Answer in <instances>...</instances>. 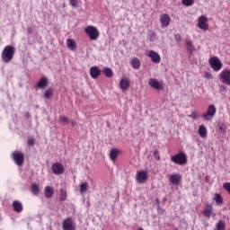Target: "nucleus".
<instances>
[{
    "mask_svg": "<svg viewBox=\"0 0 230 230\" xmlns=\"http://www.w3.org/2000/svg\"><path fill=\"white\" fill-rule=\"evenodd\" d=\"M53 97V90L52 88H49L45 91L43 98H45L46 100H49V98Z\"/></svg>",
    "mask_w": 230,
    "mask_h": 230,
    "instance_id": "nucleus-28",
    "label": "nucleus"
},
{
    "mask_svg": "<svg viewBox=\"0 0 230 230\" xmlns=\"http://www.w3.org/2000/svg\"><path fill=\"white\" fill-rule=\"evenodd\" d=\"M219 79L221 80L222 84H225L226 85H230V71H223L219 75Z\"/></svg>",
    "mask_w": 230,
    "mask_h": 230,
    "instance_id": "nucleus-11",
    "label": "nucleus"
},
{
    "mask_svg": "<svg viewBox=\"0 0 230 230\" xmlns=\"http://www.w3.org/2000/svg\"><path fill=\"white\" fill-rule=\"evenodd\" d=\"M186 48H187V51H189V53H190V55L193 53V51H195V47L193 46V42L190 40H186Z\"/></svg>",
    "mask_w": 230,
    "mask_h": 230,
    "instance_id": "nucleus-25",
    "label": "nucleus"
},
{
    "mask_svg": "<svg viewBox=\"0 0 230 230\" xmlns=\"http://www.w3.org/2000/svg\"><path fill=\"white\" fill-rule=\"evenodd\" d=\"M156 204H159V199H156Z\"/></svg>",
    "mask_w": 230,
    "mask_h": 230,
    "instance_id": "nucleus-46",
    "label": "nucleus"
},
{
    "mask_svg": "<svg viewBox=\"0 0 230 230\" xmlns=\"http://www.w3.org/2000/svg\"><path fill=\"white\" fill-rule=\"evenodd\" d=\"M190 118H192V119H199V118H200V115L199 114V112L194 111L190 115Z\"/></svg>",
    "mask_w": 230,
    "mask_h": 230,
    "instance_id": "nucleus-35",
    "label": "nucleus"
},
{
    "mask_svg": "<svg viewBox=\"0 0 230 230\" xmlns=\"http://www.w3.org/2000/svg\"><path fill=\"white\" fill-rule=\"evenodd\" d=\"M208 62L214 71H220L222 69V62L218 58H211Z\"/></svg>",
    "mask_w": 230,
    "mask_h": 230,
    "instance_id": "nucleus-7",
    "label": "nucleus"
},
{
    "mask_svg": "<svg viewBox=\"0 0 230 230\" xmlns=\"http://www.w3.org/2000/svg\"><path fill=\"white\" fill-rule=\"evenodd\" d=\"M13 208L16 213H22V203L21 201H13Z\"/></svg>",
    "mask_w": 230,
    "mask_h": 230,
    "instance_id": "nucleus-20",
    "label": "nucleus"
},
{
    "mask_svg": "<svg viewBox=\"0 0 230 230\" xmlns=\"http://www.w3.org/2000/svg\"><path fill=\"white\" fill-rule=\"evenodd\" d=\"M28 31H29V33H32L33 29H31V27H29V28H28Z\"/></svg>",
    "mask_w": 230,
    "mask_h": 230,
    "instance_id": "nucleus-45",
    "label": "nucleus"
},
{
    "mask_svg": "<svg viewBox=\"0 0 230 230\" xmlns=\"http://www.w3.org/2000/svg\"><path fill=\"white\" fill-rule=\"evenodd\" d=\"M205 77H207L208 79L212 78L211 74H209V73H206Z\"/></svg>",
    "mask_w": 230,
    "mask_h": 230,
    "instance_id": "nucleus-41",
    "label": "nucleus"
},
{
    "mask_svg": "<svg viewBox=\"0 0 230 230\" xmlns=\"http://www.w3.org/2000/svg\"><path fill=\"white\" fill-rule=\"evenodd\" d=\"M119 88L121 89V91H128V89L130 88V80H128V78L127 77L120 79Z\"/></svg>",
    "mask_w": 230,
    "mask_h": 230,
    "instance_id": "nucleus-13",
    "label": "nucleus"
},
{
    "mask_svg": "<svg viewBox=\"0 0 230 230\" xmlns=\"http://www.w3.org/2000/svg\"><path fill=\"white\" fill-rule=\"evenodd\" d=\"M69 3L73 8H78V0H69Z\"/></svg>",
    "mask_w": 230,
    "mask_h": 230,
    "instance_id": "nucleus-36",
    "label": "nucleus"
},
{
    "mask_svg": "<svg viewBox=\"0 0 230 230\" xmlns=\"http://www.w3.org/2000/svg\"><path fill=\"white\" fill-rule=\"evenodd\" d=\"M66 46L68 49L75 51V49H76V41H75V40L68 39L66 40Z\"/></svg>",
    "mask_w": 230,
    "mask_h": 230,
    "instance_id": "nucleus-22",
    "label": "nucleus"
},
{
    "mask_svg": "<svg viewBox=\"0 0 230 230\" xmlns=\"http://www.w3.org/2000/svg\"><path fill=\"white\" fill-rule=\"evenodd\" d=\"M217 114V107L215 105L210 104L207 110V112L202 115L203 119L205 121H210V119H213V117Z\"/></svg>",
    "mask_w": 230,
    "mask_h": 230,
    "instance_id": "nucleus-4",
    "label": "nucleus"
},
{
    "mask_svg": "<svg viewBox=\"0 0 230 230\" xmlns=\"http://www.w3.org/2000/svg\"><path fill=\"white\" fill-rule=\"evenodd\" d=\"M148 179V174L145 171L138 172L137 173V182L143 184L145 181Z\"/></svg>",
    "mask_w": 230,
    "mask_h": 230,
    "instance_id": "nucleus-15",
    "label": "nucleus"
},
{
    "mask_svg": "<svg viewBox=\"0 0 230 230\" xmlns=\"http://www.w3.org/2000/svg\"><path fill=\"white\" fill-rule=\"evenodd\" d=\"M148 84L153 89H155L156 91H163L164 89V85L163 84V82L157 81L155 78H151L148 81Z\"/></svg>",
    "mask_w": 230,
    "mask_h": 230,
    "instance_id": "nucleus-8",
    "label": "nucleus"
},
{
    "mask_svg": "<svg viewBox=\"0 0 230 230\" xmlns=\"http://www.w3.org/2000/svg\"><path fill=\"white\" fill-rule=\"evenodd\" d=\"M13 159L17 166H22L24 164V154L20 151H14L13 153Z\"/></svg>",
    "mask_w": 230,
    "mask_h": 230,
    "instance_id": "nucleus-5",
    "label": "nucleus"
},
{
    "mask_svg": "<svg viewBox=\"0 0 230 230\" xmlns=\"http://www.w3.org/2000/svg\"><path fill=\"white\" fill-rule=\"evenodd\" d=\"M174 39L176 42H181V40H182V36H181V34H175Z\"/></svg>",
    "mask_w": 230,
    "mask_h": 230,
    "instance_id": "nucleus-39",
    "label": "nucleus"
},
{
    "mask_svg": "<svg viewBox=\"0 0 230 230\" xmlns=\"http://www.w3.org/2000/svg\"><path fill=\"white\" fill-rule=\"evenodd\" d=\"M219 87H220V91H226V89L225 85H220Z\"/></svg>",
    "mask_w": 230,
    "mask_h": 230,
    "instance_id": "nucleus-43",
    "label": "nucleus"
},
{
    "mask_svg": "<svg viewBox=\"0 0 230 230\" xmlns=\"http://www.w3.org/2000/svg\"><path fill=\"white\" fill-rule=\"evenodd\" d=\"M85 33L90 37L91 40H98V37H100V31L98 28L89 25L84 30Z\"/></svg>",
    "mask_w": 230,
    "mask_h": 230,
    "instance_id": "nucleus-3",
    "label": "nucleus"
},
{
    "mask_svg": "<svg viewBox=\"0 0 230 230\" xmlns=\"http://www.w3.org/2000/svg\"><path fill=\"white\" fill-rule=\"evenodd\" d=\"M138 230H145V229H143V228L139 227V228H138Z\"/></svg>",
    "mask_w": 230,
    "mask_h": 230,
    "instance_id": "nucleus-47",
    "label": "nucleus"
},
{
    "mask_svg": "<svg viewBox=\"0 0 230 230\" xmlns=\"http://www.w3.org/2000/svg\"><path fill=\"white\" fill-rule=\"evenodd\" d=\"M193 0H182L181 4H184V6H193Z\"/></svg>",
    "mask_w": 230,
    "mask_h": 230,
    "instance_id": "nucleus-34",
    "label": "nucleus"
},
{
    "mask_svg": "<svg viewBox=\"0 0 230 230\" xmlns=\"http://www.w3.org/2000/svg\"><path fill=\"white\" fill-rule=\"evenodd\" d=\"M172 21V18H170L169 14H162L160 16V22H162V26H164V28L170 26V22Z\"/></svg>",
    "mask_w": 230,
    "mask_h": 230,
    "instance_id": "nucleus-16",
    "label": "nucleus"
},
{
    "mask_svg": "<svg viewBox=\"0 0 230 230\" xmlns=\"http://www.w3.org/2000/svg\"><path fill=\"white\" fill-rule=\"evenodd\" d=\"M204 217L207 218H209L211 215H213V204L208 203L205 207V209L203 211Z\"/></svg>",
    "mask_w": 230,
    "mask_h": 230,
    "instance_id": "nucleus-17",
    "label": "nucleus"
},
{
    "mask_svg": "<svg viewBox=\"0 0 230 230\" xmlns=\"http://www.w3.org/2000/svg\"><path fill=\"white\" fill-rule=\"evenodd\" d=\"M219 130H221V132H225L226 131V128H224V126H220L219 127Z\"/></svg>",
    "mask_w": 230,
    "mask_h": 230,
    "instance_id": "nucleus-42",
    "label": "nucleus"
},
{
    "mask_svg": "<svg viewBox=\"0 0 230 230\" xmlns=\"http://www.w3.org/2000/svg\"><path fill=\"white\" fill-rule=\"evenodd\" d=\"M131 66L133 69H139V67H141V61H139L137 58H133L131 59Z\"/></svg>",
    "mask_w": 230,
    "mask_h": 230,
    "instance_id": "nucleus-24",
    "label": "nucleus"
},
{
    "mask_svg": "<svg viewBox=\"0 0 230 230\" xmlns=\"http://www.w3.org/2000/svg\"><path fill=\"white\" fill-rule=\"evenodd\" d=\"M51 170L55 175H62L64 173V165L60 163H55L51 166Z\"/></svg>",
    "mask_w": 230,
    "mask_h": 230,
    "instance_id": "nucleus-9",
    "label": "nucleus"
},
{
    "mask_svg": "<svg viewBox=\"0 0 230 230\" xmlns=\"http://www.w3.org/2000/svg\"><path fill=\"white\" fill-rule=\"evenodd\" d=\"M103 74L105 75V76H107L108 78H112V76H114V73L112 72V69L106 67L103 70Z\"/></svg>",
    "mask_w": 230,
    "mask_h": 230,
    "instance_id": "nucleus-29",
    "label": "nucleus"
},
{
    "mask_svg": "<svg viewBox=\"0 0 230 230\" xmlns=\"http://www.w3.org/2000/svg\"><path fill=\"white\" fill-rule=\"evenodd\" d=\"M36 86L39 87V89H45V87H48V77H41Z\"/></svg>",
    "mask_w": 230,
    "mask_h": 230,
    "instance_id": "nucleus-19",
    "label": "nucleus"
},
{
    "mask_svg": "<svg viewBox=\"0 0 230 230\" xmlns=\"http://www.w3.org/2000/svg\"><path fill=\"white\" fill-rule=\"evenodd\" d=\"M215 200H216L217 204H222L224 202L222 196L218 193L215 194Z\"/></svg>",
    "mask_w": 230,
    "mask_h": 230,
    "instance_id": "nucleus-33",
    "label": "nucleus"
},
{
    "mask_svg": "<svg viewBox=\"0 0 230 230\" xmlns=\"http://www.w3.org/2000/svg\"><path fill=\"white\" fill-rule=\"evenodd\" d=\"M59 121L61 123H69V119L66 116H62V117L59 118Z\"/></svg>",
    "mask_w": 230,
    "mask_h": 230,
    "instance_id": "nucleus-37",
    "label": "nucleus"
},
{
    "mask_svg": "<svg viewBox=\"0 0 230 230\" xmlns=\"http://www.w3.org/2000/svg\"><path fill=\"white\" fill-rule=\"evenodd\" d=\"M216 227L217 230H226V222L219 220Z\"/></svg>",
    "mask_w": 230,
    "mask_h": 230,
    "instance_id": "nucleus-30",
    "label": "nucleus"
},
{
    "mask_svg": "<svg viewBox=\"0 0 230 230\" xmlns=\"http://www.w3.org/2000/svg\"><path fill=\"white\" fill-rule=\"evenodd\" d=\"M63 230H75L76 229L75 226V221H73L72 217H67L62 222Z\"/></svg>",
    "mask_w": 230,
    "mask_h": 230,
    "instance_id": "nucleus-6",
    "label": "nucleus"
},
{
    "mask_svg": "<svg viewBox=\"0 0 230 230\" xmlns=\"http://www.w3.org/2000/svg\"><path fill=\"white\" fill-rule=\"evenodd\" d=\"M208 16L201 15L198 18V26L200 30H208L209 27L208 26Z\"/></svg>",
    "mask_w": 230,
    "mask_h": 230,
    "instance_id": "nucleus-10",
    "label": "nucleus"
},
{
    "mask_svg": "<svg viewBox=\"0 0 230 230\" xmlns=\"http://www.w3.org/2000/svg\"><path fill=\"white\" fill-rule=\"evenodd\" d=\"M59 191H60V200L61 202H63V200H66V199H67V192L64 189H60Z\"/></svg>",
    "mask_w": 230,
    "mask_h": 230,
    "instance_id": "nucleus-31",
    "label": "nucleus"
},
{
    "mask_svg": "<svg viewBox=\"0 0 230 230\" xmlns=\"http://www.w3.org/2000/svg\"><path fill=\"white\" fill-rule=\"evenodd\" d=\"M169 181L170 182H172V184L177 186V184L181 182L182 176L177 172H173L172 174H171Z\"/></svg>",
    "mask_w": 230,
    "mask_h": 230,
    "instance_id": "nucleus-12",
    "label": "nucleus"
},
{
    "mask_svg": "<svg viewBox=\"0 0 230 230\" xmlns=\"http://www.w3.org/2000/svg\"><path fill=\"white\" fill-rule=\"evenodd\" d=\"M87 188L88 185L85 182H83L80 184V193L84 194V193H87Z\"/></svg>",
    "mask_w": 230,
    "mask_h": 230,
    "instance_id": "nucleus-32",
    "label": "nucleus"
},
{
    "mask_svg": "<svg viewBox=\"0 0 230 230\" xmlns=\"http://www.w3.org/2000/svg\"><path fill=\"white\" fill-rule=\"evenodd\" d=\"M198 132L200 137H207L208 136V128L204 125L199 127Z\"/></svg>",
    "mask_w": 230,
    "mask_h": 230,
    "instance_id": "nucleus-21",
    "label": "nucleus"
},
{
    "mask_svg": "<svg viewBox=\"0 0 230 230\" xmlns=\"http://www.w3.org/2000/svg\"><path fill=\"white\" fill-rule=\"evenodd\" d=\"M102 74V71L98 69V66H92L90 68V75L92 78L96 79L100 75Z\"/></svg>",
    "mask_w": 230,
    "mask_h": 230,
    "instance_id": "nucleus-18",
    "label": "nucleus"
},
{
    "mask_svg": "<svg viewBox=\"0 0 230 230\" xmlns=\"http://www.w3.org/2000/svg\"><path fill=\"white\" fill-rule=\"evenodd\" d=\"M175 230H179L178 228H176Z\"/></svg>",
    "mask_w": 230,
    "mask_h": 230,
    "instance_id": "nucleus-48",
    "label": "nucleus"
},
{
    "mask_svg": "<svg viewBox=\"0 0 230 230\" xmlns=\"http://www.w3.org/2000/svg\"><path fill=\"white\" fill-rule=\"evenodd\" d=\"M13 55H15V48L12 45H7L2 51V62L9 64L13 60Z\"/></svg>",
    "mask_w": 230,
    "mask_h": 230,
    "instance_id": "nucleus-1",
    "label": "nucleus"
},
{
    "mask_svg": "<svg viewBox=\"0 0 230 230\" xmlns=\"http://www.w3.org/2000/svg\"><path fill=\"white\" fill-rule=\"evenodd\" d=\"M147 57L151 58L154 64H159V62H161V56H159V54L154 50H150Z\"/></svg>",
    "mask_w": 230,
    "mask_h": 230,
    "instance_id": "nucleus-14",
    "label": "nucleus"
},
{
    "mask_svg": "<svg viewBox=\"0 0 230 230\" xmlns=\"http://www.w3.org/2000/svg\"><path fill=\"white\" fill-rule=\"evenodd\" d=\"M53 188L51 186H47L44 190V195L46 199H51L53 197Z\"/></svg>",
    "mask_w": 230,
    "mask_h": 230,
    "instance_id": "nucleus-23",
    "label": "nucleus"
},
{
    "mask_svg": "<svg viewBox=\"0 0 230 230\" xmlns=\"http://www.w3.org/2000/svg\"><path fill=\"white\" fill-rule=\"evenodd\" d=\"M119 154V152L118 151V149H111L110 152V159H111V161H116Z\"/></svg>",
    "mask_w": 230,
    "mask_h": 230,
    "instance_id": "nucleus-26",
    "label": "nucleus"
},
{
    "mask_svg": "<svg viewBox=\"0 0 230 230\" xmlns=\"http://www.w3.org/2000/svg\"><path fill=\"white\" fill-rule=\"evenodd\" d=\"M31 191L33 195H39L40 189L39 188V184L33 183L31 187Z\"/></svg>",
    "mask_w": 230,
    "mask_h": 230,
    "instance_id": "nucleus-27",
    "label": "nucleus"
},
{
    "mask_svg": "<svg viewBox=\"0 0 230 230\" xmlns=\"http://www.w3.org/2000/svg\"><path fill=\"white\" fill-rule=\"evenodd\" d=\"M71 125H72V127H75V125H76V121L72 120V121H71Z\"/></svg>",
    "mask_w": 230,
    "mask_h": 230,
    "instance_id": "nucleus-44",
    "label": "nucleus"
},
{
    "mask_svg": "<svg viewBox=\"0 0 230 230\" xmlns=\"http://www.w3.org/2000/svg\"><path fill=\"white\" fill-rule=\"evenodd\" d=\"M172 163L174 164H179L180 166H184V164H188V155H185L184 152H180L171 157Z\"/></svg>",
    "mask_w": 230,
    "mask_h": 230,
    "instance_id": "nucleus-2",
    "label": "nucleus"
},
{
    "mask_svg": "<svg viewBox=\"0 0 230 230\" xmlns=\"http://www.w3.org/2000/svg\"><path fill=\"white\" fill-rule=\"evenodd\" d=\"M28 145L29 146H33V145H35V138H30L28 140Z\"/></svg>",
    "mask_w": 230,
    "mask_h": 230,
    "instance_id": "nucleus-40",
    "label": "nucleus"
},
{
    "mask_svg": "<svg viewBox=\"0 0 230 230\" xmlns=\"http://www.w3.org/2000/svg\"><path fill=\"white\" fill-rule=\"evenodd\" d=\"M153 156L155 157V161H161V156L159 155L158 151H155Z\"/></svg>",
    "mask_w": 230,
    "mask_h": 230,
    "instance_id": "nucleus-38",
    "label": "nucleus"
}]
</instances>
